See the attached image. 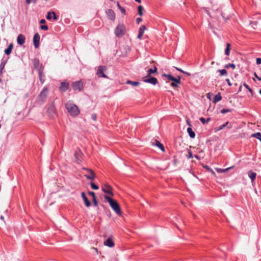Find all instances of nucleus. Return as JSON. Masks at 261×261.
Instances as JSON below:
<instances>
[{
    "instance_id": "a211bd4d",
    "label": "nucleus",
    "mask_w": 261,
    "mask_h": 261,
    "mask_svg": "<svg viewBox=\"0 0 261 261\" xmlns=\"http://www.w3.org/2000/svg\"><path fill=\"white\" fill-rule=\"evenodd\" d=\"M52 16L53 17V19L54 20H57V16L56 13L54 12H48L47 13L46 18L48 20H50V19H51Z\"/></svg>"
},
{
    "instance_id": "c85d7f7f",
    "label": "nucleus",
    "mask_w": 261,
    "mask_h": 261,
    "mask_svg": "<svg viewBox=\"0 0 261 261\" xmlns=\"http://www.w3.org/2000/svg\"><path fill=\"white\" fill-rule=\"evenodd\" d=\"M127 84L132 85L133 86H137L140 85V83L138 82H134L132 81H127L126 82Z\"/></svg>"
},
{
    "instance_id": "dca6fc26",
    "label": "nucleus",
    "mask_w": 261,
    "mask_h": 261,
    "mask_svg": "<svg viewBox=\"0 0 261 261\" xmlns=\"http://www.w3.org/2000/svg\"><path fill=\"white\" fill-rule=\"evenodd\" d=\"M146 30V28L145 25H142L139 30V34L138 35V38L141 39L145 31Z\"/></svg>"
},
{
    "instance_id": "423d86ee",
    "label": "nucleus",
    "mask_w": 261,
    "mask_h": 261,
    "mask_svg": "<svg viewBox=\"0 0 261 261\" xmlns=\"http://www.w3.org/2000/svg\"><path fill=\"white\" fill-rule=\"evenodd\" d=\"M75 162L77 164H80L82 162L83 153L81 150L77 149L74 153Z\"/></svg>"
},
{
    "instance_id": "c9c22d12",
    "label": "nucleus",
    "mask_w": 261,
    "mask_h": 261,
    "mask_svg": "<svg viewBox=\"0 0 261 261\" xmlns=\"http://www.w3.org/2000/svg\"><path fill=\"white\" fill-rule=\"evenodd\" d=\"M225 68H232L233 69H235L236 65L234 64H228L225 65Z\"/></svg>"
},
{
    "instance_id": "4be33fe9",
    "label": "nucleus",
    "mask_w": 261,
    "mask_h": 261,
    "mask_svg": "<svg viewBox=\"0 0 261 261\" xmlns=\"http://www.w3.org/2000/svg\"><path fill=\"white\" fill-rule=\"evenodd\" d=\"M147 75L146 76H150L151 74H156L157 73V68L155 66L154 68L153 69H149L147 71Z\"/></svg>"
},
{
    "instance_id": "338daca9",
    "label": "nucleus",
    "mask_w": 261,
    "mask_h": 261,
    "mask_svg": "<svg viewBox=\"0 0 261 261\" xmlns=\"http://www.w3.org/2000/svg\"><path fill=\"white\" fill-rule=\"evenodd\" d=\"M228 127L229 129H230V128H231V125H230V126H228V127Z\"/></svg>"
},
{
    "instance_id": "58836bf2",
    "label": "nucleus",
    "mask_w": 261,
    "mask_h": 261,
    "mask_svg": "<svg viewBox=\"0 0 261 261\" xmlns=\"http://www.w3.org/2000/svg\"><path fill=\"white\" fill-rule=\"evenodd\" d=\"M92 201H93V204L95 206H97L98 203H97V200H96V197L92 198Z\"/></svg>"
},
{
    "instance_id": "f257e3e1",
    "label": "nucleus",
    "mask_w": 261,
    "mask_h": 261,
    "mask_svg": "<svg viewBox=\"0 0 261 261\" xmlns=\"http://www.w3.org/2000/svg\"><path fill=\"white\" fill-rule=\"evenodd\" d=\"M104 198L109 202L110 206L116 214L119 216H122V212L121 211L120 206L116 200L112 199L107 195H105Z\"/></svg>"
},
{
    "instance_id": "a878e982",
    "label": "nucleus",
    "mask_w": 261,
    "mask_h": 261,
    "mask_svg": "<svg viewBox=\"0 0 261 261\" xmlns=\"http://www.w3.org/2000/svg\"><path fill=\"white\" fill-rule=\"evenodd\" d=\"M187 132L188 133L190 137L191 138H194L195 137V133L193 131V130L192 129V128L191 127H188L187 128Z\"/></svg>"
},
{
    "instance_id": "bf43d9fd",
    "label": "nucleus",
    "mask_w": 261,
    "mask_h": 261,
    "mask_svg": "<svg viewBox=\"0 0 261 261\" xmlns=\"http://www.w3.org/2000/svg\"><path fill=\"white\" fill-rule=\"evenodd\" d=\"M194 157H195L196 159H197V160H200V158H199V156L198 155H194Z\"/></svg>"
},
{
    "instance_id": "e433bc0d",
    "label": "nucleus",
    "mask_w": 261,
    "mask_h": 261,
    "mask_svg": "<svg viewBox=\"0 0 261 261\" xmlns=\"http://www.w3.org/2000/svg\"><path fill=\"white\" fill-rule=\"evenodd\" d=\"M221 76L226 75L227 73V71L225 69H221L218 71Z\"/></svg>"
},
{
    "instance_id": "2f4dec72",
    "label": "nucleus",
    "mask_w": 261,
    "mask_h": 261,
    "mask_svg": "<svg viewBox=\"0 0 261 261\" xmlns=\"http://www.w3.org/2000/svg\"><path fill=\"white\" fill-rule=\"evenodd\" d=\"M138 14L140 16H142L143 14V8L142 6H139L138 8Z\"/></svg>"
},
{
    "instance_id": "3c124183",
    "label": "nucleus",
    "mask_w": 261,
    "mask_h": 261,
    "mask_svg": "<svg viewBox=\"0 0 261 261\" xmlns=\"http://www.w3.org/2000/svg\"><path fill=\"white\" fill-rule=\"evenodd\" d=\"M142 19L141 18H137L136 19V22L137 23H140L142 21Z\"/></svg>"
},
{
    "instance_id": "72a5a7b5",
    "label": "nucleus",
    "mask_w": 261,
    "mask_h": 261,
    "mask_svg": "<svg viewBox=\"0 0 261 261\" xmlns=\"http://www.w3.org/2000/svg\"><path fill=\"white\" fill-rule=\"evenodd\" d=\"M163 76L167 77L168 80L170 81L175 80V77L172 76L171 74H166L165 73L163 74Z\"/></svg>"
},
{
    "instance_id": "cd10ccee",
    "label": "nucleus",
    "mask_w": 261,
    "mask_h": 261,
    "mask_svg": "<svg viewBox=\"0 0 261 261\" xmlns=\"http://www.w3.org/2000/svg\"><path fill=\"white\" fill-rule=\"evenodd\" d=\"M222 99V96L220 93H218L216 95L214 98V102L216 103L219 101H220Z\"/></svg>"
},
{
    "instance_id": "37998d69",
    "label": "nucleus",
    "mask_w": 261,
    "mask_h": 261,
    "mask_svg": "<svg viewBox=\"0 0 261 261\" xmlns=\"http://www.w3.org/2000/svg\"><path fill=\"white\" fill-rule=\"evenodd\" d=\"M193 157V155L192 154V152L190 151V150H189L188 151V159H191Z\"/></svg>"
},
{
    "instance_id": "680f3d73",
    "label": "nucleus",
    "mask_w": 261,
    "mask_h": 261,
    "mask_svg": "<svg viewBox=\"0 0 261 261\" xmlns=\"http://www.w3.org/2000/svg\"><path fill=\"white\" fill-rule=\"evenodd\" d=\"M184 73L186 74V75H188V76L190 75V73H188L187 72H186V71H185V73Z\"/></svg>"
},
{
    "instance_id": "7c9ffc66",
    "label": "nucleus",
    "mask_w": 261,
    "mask_h": 261,
    "mask_svg": "<svg viewBox=\"0 0 261 261\" xmlns=\"http://www.w3.org/2000/svg\"><path fill=\"white\" fill-rule=\"evenodd\" d=\"M39 79L42 84H43L44 82V75L43 74V71L42 70L39 71Z\"/></svg>"
},
{
    "instance_id": "ddd939ff",
    "label": "nucleus",
    "mask_w": 261,
    "mask_h": 261,
    "mask_svg": "<svg viewBox=\"0 0 261 261\" xmlns=\"http://www.w3.org/2000/svg\"><path fill=\"white\" fill-rule=\"evenodd\" d=\"M106 13L108 17L111 20L114 21L115 19V14L112 9H108L106 11Z\"/></svg>"
},
{
    "instance_id": "e2e57ef3",
    "label": "nucleus",
    "mask_w": 261,
    "mask_h": 261,
    "mask_svg": "<svg viewBox=\"0 0 261 261\" xmlns=\"http://www.w3.org/2000/svg\"><path fill=\"white\" fill-rule=\"evenodd\" d=\"M210 120H211V118H207V119L206 120V122H209Z\"/></svg>"
},
{
    "instance_id": "de8ad7c7",
    "label": "nucleus",
    "mask_w": 261,
    "mask_h": 261,
    "mask_svg": "<svg viewBox=\"0 0 261 261\" xmlns=\"http://www.w3.org/2000/svg\"><path fill=\"white\" fill-rule=\"evenodd\" d=\"M256 64H261V59L260 58H257L256 59Z\"/></svg>"
},
{
    "instance_id": "49530a36",
    "label": "nucleus",
    "mask_w": 261,
    "mask_h": 261,
    "mask_svg": "<svg viewBox=\"0 0 261 261\" xmlns=\"http://www.w3.org/2000/svg\"><path fill=\"white\" fill-rule=\"evenodd\" d=\"M200 121L203 124H204L206 122V120H205V119L203 117H201L200 118Z\"/></svg>"
},
{
    "instance_id": "79ce46f5",
    "label": "nucleus",
    "mask_w": 261,
    "mask_h": 261,
    "mask_svg": "<svg viewBox=\"0 0 261 261\" xmlns=\"http://www.w3.org/2000/svg\"><path fill=\"white\" fill-rule=\"evenodd\" d=\"M230 112V109H223L221 110V113L222 114H225V113H228V112Z\"/></svg>"
},
{
    "instance_id": "20e7f679",
    "label": "nucleus",
    "mask_w": 261,
    "mask_h": 261,
    "mask_svg": "<svg viewBox=\"0 0 261 261\" xmlns=\"http://www.w3.org/2000/svg\"><path fill=\"white\" fill-rule=\"evenodd\" d=\"M125 27L122 24H120L118 25L115 29V34L118 37H122L125 33Z\"/></svg>"
},
{
    "instance_id": "a18cd8bd",
    "label": "nucleus",
    "mask_w": 261,
    "mask_h": 261,
    "mask_svg": "<svg viewBox=\"0 0 261 261\" xmlns=\"http://www.w3.org/2000/svg\"><path fill=\"white\" fill-rule=\"evenodd\" d=\"M88 194L92 196V198L96 197L95 194L94 192H92V191L89 192Z\"/></svg>"
},
{
    "instance_id": "5701e85b",
    "label": "nucleus",
    "mask_w": 261,
    "mask_h": 261,
    "mask_svg": "<svg viewBox=\"0 0 261 261\" xmlns=\"http://www.w3.org/2000/svg\"><path fill=\"white\" fill-rule=\"evenodd\" d=\"M229 124V122L227 121L225 123L218 126V127H217L215 128V132H218V131H219V130H222V129H223L225 127H226V126H227Z\"/></svg>"
},
{
    "instance_id": "9d476101",
    "label": "nucleus",
    "mask_w": 261,
    "mask_h": 261,
    "mask_svg": "<svg viewBox=\"0 0 261 261\" xmlns=\"http://www.w3.org/2000/svg\"><path fill=\"white\" fill-rule=\"evenodd\" d=\"M102 190L105 192V193L108 194L111 196L113 195V193L112 192V189L111 186H110L108 185H105L102 187Z\"/></svg>"
},
{
    "instance_id": "bb28decb",
    "label": "nucleus",
    "mask_w": 261,
    "mask_h": 261,
    "mask_svg": "<svg viewBox=\"0 0 261 261\" xmlns=\"http://www.w3.org/2000/svg\"><path fill=\"white\" fill-rule=\"evenodd\" d=\"M230 47H231V44L229 43H227L226 44V47L225 49V54L226 56H229L230 54Z\"/></svg>"
},
{
    "instance_id": "13d9d810",
    "label": "nucleus",
    "mask_w": 261,
    "mask_h": 261,
    "mask_svg": "<svg viewBox=\"0 0 261 261\" xmlns=\"http://www.w3.org/2000/svg\"><path fill=\"white\" fill-rule=\"evenodd\" d=\"M40 22V23H44L45 22V20L44 19H41Z\"/></svg>"
},
{
    "instance_id": "39448f33",
    "label": "nucleus",
    "mask_w": 261,
    "mask_h": 261,
    "mask_svg": "<svg viewBox=\"0 0 261 261\" xmlns=\"http://www.w3.org/2000/svg\"><path fill=\"white\" fill-rule=\"evenodd\" d=\"M47 94L48 89L47 88L45 87L39 94L38 97V100L41 101L42 102H44L47 97Z\"/></svg>"
},
{
    "instance_id": "4468645a",
    "label": "nucleus",
    "mask_w": 261,
    "mask_h": 261,
    "mask_svg": "<svg viewBox=\"0 0 261 261\" xmlns=\"http://www.w3.org/2000/svg\"><path fill=\"white\" fill-rule=\"evenodd\" d=\"M25 36L22 34L18 35L17 38V43L20 45H23L25 42Z\"/></svg>"
},
{
    "instance_id": "473e14b6",
    "label": "nucleus",
    "mask_w": 261,
    "mask_h": 261,
    "mask_svg": "<svg viewBox=\"0 0 261 261\" xmlns=\"http://www.w3.org/2000/svg\"><path fill=\"white\" fill-rule=\"evenodd\" d=\"M251 136L258 139V140H259L261 141V134L260 133H256L255 134H253L251 135Z\"/></svg>"
},
{
    "instance_id": "1a4fd4ad",
    "label": "nucleus",
    "mask_w": 261,
    "mask_h": 261,
    "mask_svg": "<svg viewBox=\"0 0 261 261\" xmlns=\"http://www.w3.org/2000/svg\"><path fill=\"white\" fill-rule=\"evenodd\" d=\"M40 35L38 33H36L33 37V43L36 48H37L39 46L40 43Z\"/></svg>"
},
{
    "instance_id": "b1692460",
    "label": "nucleus",
    "mask_w": 261,
    "mask_h": 261,
    "mask_svg": "<svg viewBox=\"0 0 261 261\" xmlns=\"http://www.w3.org/2000/svg\"><path fill=\"white\" fill-rule=\"evenodd\" d=\"M68 88V84L66 83H62L60 86V90L62 91H65Z\"/></svg>"
},
{
    "instance_id": "6ab92c4d",
    "label": "nucleus",
    "mask_w": 261,
    "mask_h": 261,
    "mask_svg": "<svg viewBox=\"0 0 261 261\" xmlns=\"http://www.w3.org/2000/svg\"><path fill=\"white\" fill-rule=\"evenodd\" d=\"M172 83H171V86L173 87H177L179 84H180V77L178 79L175 78V80H172Z\"/></svg>"
},
{
    "instance_id": "4d7b16f0",
    "label": "nucleus",
    "mask_w": 261,
    "mask_h": 261,
    "mask_svg": "<svg viewBox=\"0 0 261 261\" xmlns=\"http://www.w3.org/2000/svg\"><path fill=\"white\" fill-rule=\"evenodd\" d=\"M248 90L251 93L252 96H253V90L251 88H249Z\"/></svg>"
},
{
    "instance_id": "6e6d98bb",
    "label": "nucleus",
    "mask_w": 261,
    "mask_h": 261,
    "mask_svg": "<svg viewBox=\"0 0 261 261\" xmlns=\"http://www.w3.org/2000/svg\"><path fill=\"white\" fill-rule=\"evenodd\" d=\"M226 81L227 82V83H228L229 86H231V84L230 83V81H229V79H226Z\"/></svg>"
},
{
    "instance_id": "ea45409f",
    "label": "nucleus",
    "mask_w": 261,
    "mask_h": 261,
    "mask_svg": "<svg viewBox=\"0 0 261 261\" xmlns=\"http://www.w3.org/2000/svg\"><path fill=\"white\" fill-rule=\"evenodd\" d=\"M40 29L41 30H48V27L46 25H41L40 26Z\"/></svg>"
},
{
    "instance_id": "0e129e2a",
    "label": "nucleus",
    "mask_w": 261,
    "mask_h": 261,
    "mask_svg": "<svg viewBox=\"0 0 261 261\" xmlns=\"http://www.w3.org/2000/svg\"><path fill=\"white\" fill-rule=\"evenodd\" d=\"M136 2L140 3L141 2V0H135Z\"/></svg>"
},
{
    "instance_id": "412c9836",
    "label": "nucleus",
    "mask_w": 261,
    "mask_h": 261,
    "mask_svg": "<svg viewBox=\"0 0 261 261\" xmlns=\"http://www.w3.org/2000/svg\"><path fill=\"white\" fill-rule=\"evenodd\" d=\"M233 168V166H231L230 167L226 168V169H221V168H216V170L218 173H225L227 172L228 170H229L230 169H232Z\"/></svg>"
},
{
    "instance_id": "6e6552de",
    "label": "nucleus",
    "mask_w": 261,
    "mask_h": 261,
    "mask_svg": "<svg viewBox=\"0 0 261 261\" xmlns=\"http://www.w3.org/2000/svg\"><path fill=\"white\" fill-rule=\"evenodd\" d=\"M83 169L86 170L87 173L85 174V176L87 177V178L93 180L95 177V174L93 171H92L90 169L83 168Z\"/></svg>"
},
{
    "instance_id": "aec40b11",
    "label": "nucleus",
    "mask_w": 261,
    "mask_h": 261,
    "mask_svg": "<svg viewBox=\"0 0 261 261\" xmlns=\"http://www.w3.org/2000/svg\"><path fill=\"white\" fill-rule=\"evenodd\" d=\"M248 176L250 178L251 181L253 182L254 180L255 179L256 174L254 172L250 171L248 172Z\"/></svg>"
},
{
    "instance_id": "774afa93",
    "label": "nucleus",
    "mask_w": 261,
    "mask_h": 261,
    "mask_svg": "<svg viewBox=\"0 0 261 261\" xmlns=\"http://www.w3.org/2000/svg\"><path fill=\"white\" fill-rule=\"evenodd\" d=\"M259 94H261V89H260V90H259Z\"/></svg>"
},
{
    "instance_id": "69168bd1",
    "label": "nucleus",
    "mask_w": 261,
    "mask_h": 261,
    "mask_svg": "<svg viewBox=\"0 0 261 261\" xmlns=\"http://www.w3.org/2000/svg\"><path fill=\"white\" fill-rule=\"evenodd\" d=\"M1 219L2 220H4V217L3 216H1Z\"/></svg>"
},
{
    "instance_id": "f8f14e48",
    "label": "nucleus",
    "mask_w": 261,
    "mask_h": 261,
    "mask_svg": "<svg viewBox=\"0 0 261 261\" xmlns=\"http://www.w3.org/2000/svg\"><path fill=\"white\" fill-rule=\"evenodd\" d=\"M105 66H99L97 71V74L99 77H106V75L104 74V71L106 70Z\"/></svg>"
},
{
    "instance_id": "393cba45",
    "label": "nucleus",
    "mask_w": 261,
    "mask_h": 261,
    "mask_svg": "<svg viewBox=\"0 0 261 261\" xmlns=\"http://www.w3.org/2000/svg\"><path fill=\"white\" fill-rule=\"evenodd\" d=\"M12 49H13V44L12 43H11L9 45L8 48L5 50V54L7 55H10L12 52Z\"/></svg>"
},
{
    "instance_id": "c03bdc74",
    "label": "nucleus",
    "mask_w": 261,
    "mask_h": 261,
    "mask_svg": "<svg viewBox=\"0 0 261 261\" xmlns=\"http://www.w3.org/2000/svg\"><path fill=\"white\" fill-rule=\"evenodd\" d=\"M37 0H25L26 3L27 4H29L33 2L34 3H35L37 2Z\"/></svg>"
},
{
    "instance_id": "603ef678",
    "label": "nucleus",
    "mask_w": 261,
    "mask_h": 261,
    "mask_svg": "<svg viewBox=\"0 0 261 261\" xmlns=\"http://www.w3.org/2000/svg\"><path fill=\"white\" fill-rule=\"evenodd\" d=\"M119 10L121 11V12L122 13H123V14H125V10L124 8L121 7V8H120Z\"/></svg>"
},
{
    "instance_id": "8fccbe9b",
    "label": "nucleus",
    "mask_w": 261,
    "mask_h": 261,
    "mask_svg": "<svg viewBox=\"0 0 261 261\" xmlns=\"http://www.w3.org/2000/svg\"><path fill=\"white\" fill-rule=\"evenodd\" d=\"M254 75L255 77H256L258 80H259V81H261V77H259V76L257 75V74H256L255 72H254Z\"/></svg>"
},
{
    "instance_id": "052dcab7",
    "label": "nucleus",
    "mask_w": 261,
    "mask_h": 261,
    "mask_svg": "<svg viewBox=\"0 0 261 261\" xmlns=\"http://www.w3.org/2000/svg\"><path fill=\"white\" fill-rule=\"evenodd\" d=\"M117 7H118V8L120 9V8H121L122 7L120 6V5H119V3L118 2L117 3Z\"/></svg>"
},
{
    "instance_id": "0eeeda50",
    "label": "nucleus",
    "mask_w": 261,
    "mask_h": 261,
    "mask_svg": "<svg viewBox=\"0 0 261 261\" xmlns=\"http://www.w3.org/2000/svg\"><path fill=\"white\" fill-rule=\"evenodd\" d=\"M142 80L145 83H150L153 85H156L158 83L157 79L154 77H150V76H145L142 78Z\"/></svg>"
},
{
    "instance_id": "f3484780",
    "label": "nucleus",
    "mask_w": 261,
    "mask_h": 261,
    "mask_svg": "<svg viewBox=\"0 0 261 261\" xmlns=\"http://www.w3.org/2000/svg\"><path fill=\"white\" fill-rule=\"evenodd\" d=\"M104 245L109 247H112L114 246V243L111 238H109L104 242Z\"/></svg>"
},
{
    "instance_id": "4c0bfd02",
    "label": "nucleus",
    "mask_w": 261,
    "mask_h": 261,
    "mask_svg": "<svg viewBox=\"0 0 261 261\" xmlns=\"http://www.w3.org/2000/svg\"><path fill=\"white\" fill-rule=\"evenodd\" d=\"M90 185L91 186V188L93 189V190H97L98 189V186L96 185L93 182H91L90 183Z\"/></svg>"
},
{
    "instance_id": "09e8293b",
    "label": "nucleus",
    "mask_w": 261,
    "mask_h": 261,
    "mask_svg": "<svg viewBox=\"0 0 261 261\" xmlns=\"http://www.w3.org/2000/svg\"><path fill=\"white\" fill-rule=\"evenodd\" d=\"M204 168H206V169L208 170H211V171H212V172L213 174H215V173L213 170H212L211 169V168H210L208 166H206H206H204Z\"/></svg>"
},
{
    "instance_id": "c756f323",
    "label": "nucleus",
    "mask_w": 261,
    "mask_h": 261,
    "mask_svg": "<svg viewBox=\"0 0 261 261\" xmlns=\"http://www.w3.org/2000/svg\"><path fill=\"white\" fill-rule=\"evenodd\" d=\"M155 145L159 148H160L163 151H164V147L163 145L159 141L155 140Z\"/></svg>"
},
{
    "instance_id": "f704fd0d",
    "label": "nucleus",
    "mask_w": 261,
    "mask_h": 261,
    "mask_svg": "<svg viewBox=\"0 0 261 261\" xmlns=\"http://www.w3.org/2000/svg\"><path fill=\"white\" fill-rule=\"evenodd\" d=\"M6 63L5 62H2L0 65V75L2 74L3 70L5 68Z\"/></svg>"
},
{
    "instance_id": "a19ab883",
    "label": "nucleus",
    "mask_w": 261,
    "mask_h": 261,
    "mask_svg": "<svg viewBox=\"0 0 261 261\" xmlns=\"http://www.w3.org/2000/svg\"><path fill=\"white\" fill-rule=\"evenodd\" d=\"M91 118L94 121H96V119H97V115L96 114H93L92 115H91Z\"/></svg>"
},
{
    "instance_id": "2eb2a0df",
    "label": "nucleus",
    "mask_w": 261,
    "mask_h": 261,
    "mask_svg": "<svg viewBox=\"0 0 261 261\" xmlns=\"http://www.w3.org/2000/svg\"><path fill=\"white\" fill-rule=\"evenodd\" d=\"M81 196L83 198V200L84 201V203L85 204V205L87 206V207H89L90 205H91V203L89 201V200L88 199V198H87L84 192H82L81 193Z\"/></svg>"
},
{
    "instance_id": "864d4df0",
    "label": "nucleus",
    "mask_w": 261,
    "mask_h": 261,
    "mask_svg": "<svg viewBox=\"0 0 261 261\" xmlns=\"http://www.w3.org/2000/svg\"><path fill=\"white\" fill-rule=\"evenodd\" d=\"M176 69L177 70H178V71H179L181 72L182 73H185V71H184V70H182V69H180V68H178L176 67Z\"/></svg>"
},
{
    "instance_id": "5fc2aeb1",
    "label": "nucleus",
    "mask_w": 261,
    "mask_h": 261,
    "mask_svg": "<svg viewBox=\"0 0 261 261\" xmlns=\"http://www.w3.org/2000/svg\"><path fill=\"white\" fill-rule=\"evenodd\" d=\"M243 85H244V86L246 88H247V89H249L250 88H249V87L248 86V85H247L246 83H244V84H243Z\"/></svg>"
},
{
    "instance_id": "9b49d317",
    "label": "nucleus",
    "mask_w": 261,
    "mask_h": 261,
    "mask_svg": "<svg viewBox=\"0 0 261 261\" xmlns=\"http://www.w3.org/2000/svg\"><path fill=\"white\" fill-rule=\"evenodd\" d=\"M72 87L74 90L81 91L83 88V83L78 81L72 84Z\"/></svg>"
},
{
    "instance_id": "7ed1b4c3",
    "label": "nucleus",
    "mask_w": 261,
    "mask_h": 261,
    "mask_svg": "<svg viewBox=\"0 0 261 261\" xmlns=\"http://www.w3.org/2000/svg\"><path fill=\"white\" fill-rule=\"evenodd\" d=\"M47 114L48 116L52 119H54L57 116L56 110L55 108V106L53 103L50 104L47 110Z\"/></svg>"
},
{
    "instance_id": "f03ea898",
    "label": "nucleus",
    "mask_w": 261,
    "mask_h": 261,
    "mask_svg": "<svg viewBox=\"0 0 261 261\" xmlns=\"http://www.w3.org/2000/svg\"><path fill=\"white\" fill-rule=\"evenodd\" d=\"M66 108L68 112L72 116H77L80 113L78 107L70 101L66 103Z\"/></svg>"
}]
</instances>
